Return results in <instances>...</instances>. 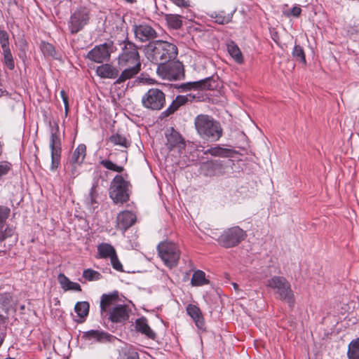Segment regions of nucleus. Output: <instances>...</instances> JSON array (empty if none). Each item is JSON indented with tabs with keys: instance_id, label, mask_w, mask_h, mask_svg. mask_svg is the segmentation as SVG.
<instances>
[{
	"instance_id": "3",
	"label": "nucleus",
	"mask_w": 359,
	"mask_h": 359,
	"mask_svg": "<svg viewBox=\"0 0 359 359\" xmlns=\"http://www.w3.org/2000/svg\"><path fill=\"white\" fill-rule=\"evenodd\" d=\"M144 53L149 61L159 65L174 60L177 55V48L173 43L158 40L149 42L144 47Z\"/></svg>"
},
{
	"instance_id": "39",
	"label": "nucleus",
	"mask_w": 359,
	"mask_h": 359,
	"mask_svg": "<svg viewBox=\"0 0 359 359\" xmlns=\"http://www.w3.org/2000/svg\"><path fill=\"white\" fill-rule=\"evenodd\" d=\"M4 61L5 65L10 69L13 70L15 68L14 60L11 51V49L3 50Z\"/></svg>"
},
{
	"instance_id": "35",
	"label": "nucleus",
	"mask_w": 359,
	"mask_h": 359,
	"mask_svg": "<svg viewBox=\"0 0 359 359\" xmlns=\"http://www.w3.org/2000/svg\"><path fill=\"white\" fill-rule=\"evenodd\" d=\"M210 18L214 19L216 23L224 25L231 22L232 16L229 14L224 15V12H213L210 14Z\"/></svg>"
},
{
	"instance_id": "12",
	"label": "nucleus",
	"mask_w": 359,
	"mask_h": 359,
	"mask_svg": "<svg viewBox=\"0 0 359 359\" xmlns=\"http://www.w3.org/2000/svg\"><path fill=\"white\" fill-rule=\"evenodd\" d=\"M89 12L86 8L76 9L70 16L68 28L72 34L81 31L88 22Z\"/></svg>"
},
{
	"instance_id": "10",
	"label": "nucleus",
	"mask_w": 359,
	"mask_h": 359,
	"mask_svg": "<svg viewBox=\"0 0 359 359\" xmlns=\"http://www.w3.org/2000/svg\"><path fill=\"white\" fill-rule=\"evenodd\" d=\"M142 104L146 109L154 111L161 110L165 104V95L157 88H150L142 96Z\"/></svg>"
},
{
	"instance_id": "47",
	"label": "nucleus",
	"mask_w": 359,
	"mask_h": 359,
	"mask_svg": "<svg viewBox=\"0 0 359 359\" xmlns=\"http://www.w3.org/2000/svg\"><path fill=\"white\" fill-rule=\"evenodd\" d=\"M86 201L88 204L93 205L95 203V188L92 187L88 196L86 198Z\"/></svg>"
},
{
	"instance_id": "5",
	"label": "nucleus",
	"mask_w": 359,
	"mask_h": 359,
	"mask_svg": "<svg viewBox=\"0 0 359 359\" xmlns=\"http://www.w3.org/2000/svg\"><path fill=\"white\" fill-rule=\"evenodd\" d=\"M266 286L274 290L278 298L285 301L290 307L294 304V295L290 283L283 276H275L267 280Z\"/></svg>"
},
{
	"instance_id": "8",
	"label": "nucleus",
	"mask_w": 359,
	"mask_h": 359,
	"mask_svg": "<svg viewBox=\"0 0 359 359\" xmlns=\"http://www.w3.org/2000/svg\"><path fill=\"white\" fill-rule=\"evenodd\" d=\"M157 74L163 79L180 80L184 77V66L179 61L165 62L158 65Z\"/></svg>"
},
{
	"instance_id": "29",
	"label": "nucleus",
	"mask_w": 359,
	"mask_h": 359,
	"mask_svg": "<svg viewBox=\"0 0 359 359\" xmlns=\"http://www.w3.org/2000/svg\"><path fill=\"white\" fill-rule=\"evenodd\" d=\"M40 48L46 57H50L56 60H59L60 58V54L57 53L55 47L51 43L42 41L40 45Z\"/></svg>"
},
{
	"instance_id": "21",
	"label": "nucleus",
	"mask_w": 359,
	"mask_h": 359,
	"mask_svg": "<svg viewBox=\"0 0 359 359\" xmlns=\"http://www.w3.org/2000/svg\"><path fill=\"white\" fill-rule=\"evenodd\" d=\"M187 313L194 321L196 326L202 329L204 326V320L201 309L196 305L189 304L187 307Z\"/></svg>"
},
{
	"instance_id": "42",
	"label": "nucleus",
	"mask_w": 359,
	"mask_h": 359,
	"mask_svg": "<svg viewBox=\"0 0 359 359\" xmlns=\"http://www.w3.org/2000/svg\"><path fill=\"white\" fill-rule=\"evenodd\" d=\"M0 44L2 50H9V36L6 31L0 30Z\"/></svg>"
},
{
	"instance_id": "7",
	"label": "nucleus",
	"mask_w": 359,
	"mask_h": 359,
	"mask_svg": "<svg viewBox=\"0 0 359 359\" xmlns=\"http://www.w3.org/2000/svg\"><path fill=\"white\" fill-rule=\"evenodd\" d=\"M129 182L121 175L113 179L109 187V196L115 203H123L129 199Z\"/></svg>"
},
{
	"instance_id": "51",
	"label": "nucleus",
	"mask_w": 359,
	"mask_h": 359,
	"mask_svg": "<svg viewBox=\"0 0 359 359\" xmlns=\"http://www.w3.org/2000/svg\"><path fill=\"white\" fill-rule=\"evenodd\" d=\"M74 164H72V177H75L78 175V172L76 170V167L74 165Z\"/></svg>"
},
{
	"instance_id": "43",
	"label": "nucleus",
	"mask_w": 359,
	"mask_h": 359,
	"mask_svg": "<svg viewBox=\"0 0 359 359\" xmlns=\"http://www.w3.org/2000/svg\"><path fill=\"white\" fill-rule=\"evenodd\" d=\"M10 215V209L0 205V229H1Z\"/></svg>"
},
{
	"instance_id": "19",
	"label": "nucleus",
	"mask_w": 359,
	"mask_h": 359,
	"mask_svg": "<svg viewBox=\"0 0 359 359\" xmlns=\"http://www.w3.org/2000/svg\"><path fill=\"white\" fill-rule=\"evenodd\" d=\"M83 338L91 342L97 341L104 343L107 341H111L114 337L104 331L92 330L84 332Z\"/></svg>"
},
{
	"instance_id": "24",
	"label": "nucleus",
	"mask_w": 359,
	"mask_h": 359,
	"mask_svg": "<svg viewBox=\"0 0 359 359\" xmlns=\"http://www.w3.org/2000/svg\"><path fill=\"white\" fill-rule=\"evenodd\" d=\"M235 151L231 149L223 148L219 146L210 147L204 151V154H210L212 156L229 158L232 157Z\"/></svg>"
},
{
	"instance_id": "27",
	"label": "nucleus",
	"mask_w": 359,
	"mask_h": 359,
	"mask_svg": "<svg viewBox=\"0 0 359 359\" xmlns=\"http://www.w3.org/2000/svg\"><path fill=\"white\" fill-rule=\"evenodd\" d=\"M98 257L100 259L111 258L116 253L115 248L109 243H102L97 245Z\"/></svg>"
},
{
	"instance_id": "4",
	"label": "nucleus",
	"mask_w": 359,
	"mask_h": 359,
	"mask_svg": "<svg viewBox=\"0 0 359 359\" xmlns=\"http://www.w3.org/2000/svg\"><path fill=\"white\" fill-rule=\"evenodd\" d=\"M194 124L198 134L204 140L210 142L217 141L222 135L219 123L208 115H198Z\"/></svg>"
},
{
	"instance_id": "44",
	"label": "nucleus",
	"mask_w": 359,
	"mask_h": 359,
	"mask_svg": "<svg viewBox=\"0 0 359 359\" xmlns=\"http://www.w3.org/2000/svg\"><path fill=\"white\" fill-rule=\"evenodd\" d=\"M110 262H111V264L112 267L115 270H116L118 271H123V265L121 263V262L119 261L116 253L115 254V255L112 256L110 258Z\"/></svg>"
},
{
	"instance_id": "16",
	"label": "nucleus",
	"mask_w": 359,
	"mask_h": 359,
	"mask_svg": "<svg viewBox=\"0 0 359 359\" xmlns=\"http://www.w3.org/2000/svg\"><path fill=\"white\" fill-rule=\"evenodd\" d=\"M136 219L135 214L131 211L125 210L121 212L116 218L117 226L123 231H126L135 224Z\"/></svg>"
},
{
	"instance_id": "28",
	"label": "nucleus",
	"mask_w": 359,
	"mask_h": 359,
	"mask_svg": "<svg viewBox=\"0 0 359 359\" xmlns=\"http://www.w3.org/2000/svg\"><path fill=\"white\" fill-rule=\"evenodd\" d=\"M86 155V147L83 144H79L74 150L70 162L72 164L81 165Z\"/></svg>"
},
{
	"instance_id": "14",
	"label": "nucleus",
	"mask_w": 359,
	"mask_h": 359,
	"mask_svg": "<svg viewBox=\"0 0 359 359\" xmlns=\"http://www.w3.org/2000/svg\"><path fill=\"white\" fill-rule=\"evenodd\" d=\"M50 148L51 150V167L52 170L57 168L61 155V142L57 133H51L50 138Z\"/></svg>"
},
{
	"instance_id": "34",
	"label": "nucleus",
	"mask_w": 359,
	"mask_h": 359,
	"mask_svg": "<svg viewBox=\"0 0 359 359\" xmlns=\"http://www.w3.org/2000/svg\"><path fill=\"white\" fill-rule=\"evenodd\" d=\"M89 304L88 302H79L74 306V311L81 318H84L88 315Z\"/></svg>"
},
{
	"instance_id": "49",
	"label": "nucleus",
	"mask_w": 359,
	"mask_h": 359,
	"mask_svg": "<svg viewBox=\"0 0 359 359\" xmlns=\"http://www.w3.org/2000/svg\"><path fill=\"white\" fill-rule=\"evenodd\" d=\"M175 5L179 7H189L190 6L189 0H171Z\"/></svg>"
},
{
	"instance_id": "50",
	"label": "nucleus",
	"mask_w": 359,
	"mask_h": 359,
	"mask_svg": "<svg viewBox=\"0 0 359 359\" xmlns=\"http://www.w3.org/2000/svg\"><path fill=\"white\" fill-rule=\"evenodd\" d=\"M127 359H139V355L137 352H132L127 356Z\"/></svg>"
},
{
	"instance_id": "45",
	"label": "nucleus",
	"mask_w": 359,
	"mask_h": 359,
	"mask_svg": "<svg viewBox=\"0 0 359 359\" xmlns=\"http://www.w3.org/2000/svg\"><path fill=\"white\" fill-rule=\"evenodd\" d=\"M302 13V8L299 6H294L290 11H283V14L286 17L293 16L298 18Z\"/></svg>"
},
{
	"instance_id": "52",
	"label": "nucleus",
	"mask_w": 359,
	"mask_h": 359,
	"mask_svg": "<svg viewBox=\"0 0 359 359\" xmlns=\"http://www.w3.org/2000/svg\"><path fill=\"white\" fill-rule=\"evenodd\" d=\"M233 287H234V289H235V290H238V284H236V283H233Z\"/></svg>"
},
{
	"instance_id": "38",
	"label": "nucleus",
	"mask_w": 359,
	"mask_h": 359,
	"mask_svg": "<svg viewBox=\"0 0 359 359\" xmlns=\"http://www.w3.org/2000/svg\"><path fill=\"white\" fill-rule=\"evenodd\" d=\"M292 56L295 60L303 64L306 63V57L304 49L299 45H295L292 50Z\"/></svg>"
},
{
	"instance_id": "33",
	"label": "nucleus",
	"mask_w": 359,
	"mask_h": 359,
	"mask_svg": "<svg viewBox=\"0 0 359 359\" xmlns=\"http://www.w3.org/2000/svg\"><path fill=\"white\" fill-rule=\"evenodd\" d=\"M347 355L348 359H359V338L352 340L348 344Z\"/></svg>"
},
{
	"instance_id": "48",
	"label": "nucleus",
	"mask_w": 359,
	"mask_h": 359,
	"mask_svg": "<svg viewBox=\"0 0 359 359\" xmlns=\"http://www.w3.org/2000/svg\"><path fill=\"white\" fill-rule=\"evenodd\" d=\"M4 237V240L14 234L15 229L13 226H7L4 231H0Z\"/></svg>"
},
{
	"instance_id": "36",
	"label": "nucleus",
	"mask_w": 359,
	"mask_h": 359,
	"mask_svg": "<svg viewBox=\"0 0 359 359\" xmlns=\"http://www.w3.org/2000/svg\"><path fill=\"white\" fill-rule=\"evenodd\" d=\"M100 163L106 169L109 170H111L116 172H122L124 170L123 167L121 165H118L110 160L104 159L102 160Z\"/></svg>"
},
{
	"instance_id": "2",
	"label": "nucleus",
	"mask_w": 359,
	"mask_h": 359,
	"mask_svg": "<svg viewBox=\"0 0 359 359\" xmlns=\"http://www.w3.org/2000/svg\"><path fill=\"white\" fill-rule=\"evenodd\" d=\"M118 293L114 292L108 294H102L100 301L102 313L109 315V320L116 323H123L129 318L130 309L126 304L118 303Z\"/></svg>"
},
{
	"instance_id": "15",
	"label": "nucleus",
	"mask_w": 359,
	"mask_h": 359,
	"mask_svg": "<svg viewBox=\"0 0 359 359\" xmlns=\"http://www.w3.org/2000/svg\"><path fill=\"white\" fill-rule=\"evenodd\" d=\"M210 77H208L197 81H191L182 84H177L175 85V88L181 93L196 90L210 89Z\"/></svg>"
},
{
	"instance_id": "53",
	"label": "nucleus",
	"mask_w": 359,
	"mask_h": 359,
	"mask_svg": "<svg viewBox=\"0 0 359 359\" xmlns=\"http://www.w3.org/2000/svg\"><path fill=\"white\" fill-rule=\"evenodd\" d=\"M128 2L133 3L134 0H126Z\"/></svg>"
},
{
	"instance_id": "6",
	"label": "nucleus",
	"mask_w": 359,
	"mask_h": 359,
	"mask_svg": "<svg viewBox=\"0 0 359 359\" xmlns=\"http://www.w3.org/2000/svg\"><path fill=\"white\" fill-rule=\"evenodd\" d=\"M157 250L166 266L172 269L178 264L181 253L179 247L175 243L168 241L161 242L157 246Z\"/></svg>"
},
{
	"instance_id": "9",
	"label": "nucleus",
	"mask_w": 359,
	"mask_h": 359,
	"mask_svg": "<svg viewBox=\"0 0 359 359\" xmlns=\"http://www.w3.org/2000/svg\"><path fill=\"white\" fill-rule=\"evenodd\" d=\"M246 237L245 232L236 226L224 230L217 239L218 243L226 248L237 246Z\"/></svg>"
},
{
	"instance_id": "37",
	"label": "nucleus",
	"mask_w": 359,
	"mask_h": 359,
	"mask_svg": "<svg viewBox=\"0 0 359 359\" xmlns=\"http://www.w3.org/2000/svg\"><path fill=\"white\" fill-rule=\"evenodd\" d=\"M82 276L88 281L98 280L102 278V275L100 272L91 269H85L83 271Z\"/></svg>"
},
{
	"instance_id": "1",
	"label": "nucleus",
	"mask_w": 359,
	"mask_h": 359,
	"mask_svg": "<svg viewBox=\"0 0 359 359\" xmlns=\"http://www.w3.org/2000/svg\"><path fill=\"white\" fill-rule=\"evenodd\" d=\"M122 51L118 57V65L123 71L114 83L120 84L135 77L141 70L140 56L137 46L129 41L123 42Z\"/></svg>"
},
{
	"instance_id": "18",
	"label": "nucleus",
	"mask_w": 359,
	"mask_h": 359,
	"mask_svg": "<svg viewBox=\"0 0 359 359\" xmlns=\"http://www.w3.org/2000/svg\"><path fill=\"white\" fill-rule=\"evenodd\" d=\"M201 170L208 177L222 175V163L220 161H208L201 163Z\"/></svg>"
},
{
	"instance_id": "17",
	"label": "nucleus",
	"mask_w": 359,
	"mask_h": 359,
	"mask_svg": "<svg viewBox=\"0 0 359 359\" xmlns=\"http://www.w3.org/2000/svg\"><path fill=\"white\" fill-rule=\"evenodd\" d=\"M167 138V146L170 149L177 148L179 151L184 149L185 147V142L182 139L181 135L171 128L170 130L165 134Z\"/></svg>"
},
{
	"instance_id": "41",
	"label": "nucleus",
	"mask_w": 359,
	"mask_h": 359,
	"mask_svg": "<svg viewBox=\"0 0 359 359\" xmlns=\"http://www.w3.org/2000/svg\"><path fill=\"white\" fill-rule=\"evenodd\" d=\"M12 167V163L9 161H2L0 162V180L9 173Z\"/></svg>"
},
{
	"instance_id": "46",
	"label": "nucleus",
	"mask_w": 359,
	"mask_h": 359,
	"mask_svg": "<svg viewBox=\"0 0 359 359\" xmlns=\"http://www.w3.org/2000/svg\"><path fill=\"white\" fill-rule=\"evenodd\" d=\"M60 95H61V97L62 99V101H63L64 105H65V117H67L68 115L69 109L68 96L67 95V94L64 90H62L60 91Z\"/></svg>"
},
{
	"instance_id": "25",
	"label": "nucleus",
	"mask_w": 359,
	"mask_h": 359,
	"mask_svg": "<svg viewBox=\"0 0 359 359\" xmlns=\"http://www.w3.org/2000/svg\"><path fill=\"white\" fill-rule=\"evenodd\" d=\"M58 282L61 286V287L67 291V290H74L77 292L81 291V285L75 282L71 281L69 278H67L65 274L60 273L57 276Z\"/></svg>"
},
{
	"instance_id": "22",
	"label": "nucleus",
	"mask_w": 359,
	"mask_h": 359,
	"mask_svg": "<svg viewBox=\"0 0 359 359\" xmlns=\"http://www.w3.org/2000/svg\"><path fill=\"white\" fill-rule=\"evenodd\" d=\"M96 73L101 78L116 79L118 76V70L109 64H104L97 67Z\"/></svg>"
},
{
	"instance_id": "32",
	"label": "nucleus",
	"mask_w": 359,
	"mask_h": 359,
	"mask_svg": "<svg viewBox=\"0 0 359 359\" xmlns=\"http://www.w3.org/2000/svg\"><path fill=\"white\" fill-rule=\"evenodd\" d=\"M208 280L205 278V273L203 271H196L191 278V283L194 286H201L208 284Z\"/></svg>"
},
{
	"instance_id": "40",
	"label": "nucleus",
	"mask_w": 359,
	"mask_h": 359,
	"mask_svg": "<svg viewBox=\"0 0 359 359\" xmlns=\"http://www.w3.org/2000/svg\"><path fill=\"white\" fill-rule=\"evenodd\" d=\"M12 167V163L9 161H2L0 162V180L9 173Z\"/></svg>"
},
{
	"instance_id": "30",
	"label": "nucleus",
	"mask_w": 359,
	"mask_h": 359,
	"mask_svg": "<svg viewBox=\"0 0 359 359\" xmlns=\"http://www.w3.org/2000/svg\"><path fill=\"white\" fill-rule=\"evenodd\" d=\"M109 142L114 146H119L123 148H128L130 145V141L118 133L113 134L109 137Z\"/></svg>"
},
{
	"instance_id": "23",
	"label": "nucleus",
	"mask_w": 359,
	"mask_h": 359,
	"mask_svg": "<svg viewBox=\"0 0 359 359\" xmlns=\"http://www.w3.org/2000/svg\"><path fill=\"white\" fill-rule=\"evenodd\" d=\"M135 328L138 332L146 335L149 339H154L156 337L155 332L150 328L147 323V320L144 317L136 320Z\"/></svg>"
},
{
	"instance_id": "11",
	"label": "nucleus",
	"mask_w": 359,
	"mask_h": 359,
	"mask_svg": "<svg viewBox=\"0 0 359 359\" xmlns=\"http://www.w3.org/2000/svg\"><path fill=\"white\" fill-rule=\"evenodd\" d=\"M116 50L112 41L95 46L87 55V57L97 63H102L109 60L111 54Z\"/></svg>"
},
{
	"instance_id": "26",
	"label": "nucleus",
	"mask_w": 359,
	"mask_h": 359,
	"mask_svg": "<svg viewBox=\"0 0 359 359\" xmlns=\"http://www.w3.org/2000/svg\"><path fill=\"white\" fill-rule=\"evenodd\" d=\"M227 50L230 56L237 64H243L244 57L243 53L234 41H231L227 44Z\"/></svg>"
},
{
	"instance_id": "13",
	"label": "nucleus",
	"mask_w": 359,
	"mask_h": 359,
	"mask_svg": "<svg viewBox=\"0 0 359 359\" xmlns=\"http://www.w3.org/2000/svg\"><path fill=\"white\" fill-rule=\"evenodd\" d=\"M133 30L136 39L141 42H146L149 40H152L157 36L156 30L150 25L146 22L134 25Z\"/></svg>"
},
{
	"instance_id": "31",
	"label": "nucleus",
	"mask_w": 359,
	"mask_h": 359,
	"mask_svg": "<svg viewBox=\"0 0 359 359\" xmlns=\"http://www.w3.org/2000/svg\"><path fill=\"white\" fill-rule=\"evenodd\" d=\"M165 19L169 25L172 29H177L182 26V16L177 14H166Z\"/></svg>"
},
{
	"instance_id": "54",
	"label": "nucleus",
	"mask_w": 359,
	"mask_h": 359,
	"mask_svg": "<svg viewBox=\"0 0 359 359\" xmlns=\"http://www.w3.org/2000/svg\"><path fill=\"white\" fill-rule=\"evenodd\" d=\"M6 359H14V358H6Z\"/></svg>"
},
{
	"instance_id": "20",
	"label": "nucleus",
	"mask_w": 359,
	"mask_h": 359,
	"mask_svg": "<svg viewBox=\"0 0 359 359\" xmlns=\"http://www.w3.org/2000/svg\"><path fill=\"white\" fill-rule=\"evenodd\" d=\"M195 98L194 95L191 94H187V95H177L172 101L171 104L168 109L163 112L166 116H169L174 113L179 107L186 104L189 101H192Z\"/></svg>"
}]
</instances>
